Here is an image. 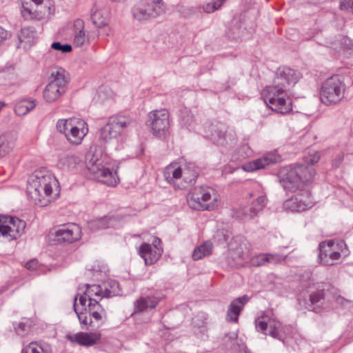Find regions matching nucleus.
Instances as JSON below:
<instances>
[{
  "mask_svg": "<svg viewBox=\"0 0 353 353\" xmlns=\"http://www.w3.org/2000/svg\"><path fill=\"white\" fill-rule=\"evenodd\" d=\"M301 77L297 70L282 66L277 68L272 83L262 92L265 103L278 113L285 114L292 110V100L287 97V92L295 85Z\"/></svg>",
  "mask_w": 353,
  "mask_h": 353,
  "instance_id": "nucleus-1",
  "label": "nucleus"
},
{
  "mask_svg": "<svg viewBox=\"0 0 353 353\" xmlns=\"http://www.w3.org/2000/svg\"><path fill=\"white\" fill-rule=\"evenodd\" d=\"M314 175L313 167L295 164L281 168L277 178L285 192H295L303 190L304 186L313 181Z\"/></svg>",
  "mask_w": 353,
  "mask_h": 353,
  "instance_id": "nucleus-2",
  "label": "nucleus"
},
{
  "mask_svg": "<svg viewBox=\"0 0 353 353\" xmlns=\"http://www.w3.org/2000/svg\"><path fill=\"white\" fill-rule=\"evenodd\" d=\"M57 180L52 173L42 168L34 171L29 176L26 192L29 197L36 203H41L43 195L50 196L53 187H57Z\"/></svg>",
  "mask_w": 353,
  "mask_h": 353,
  "instance_id": "nucleus-3",
  "label": "nucleus"
},
{
  "mask_svg": "<svg viewBox=\"0 0 353 353\" xmlns=\"http://www.w3.org/2000/svg\"><path fill=\"white\" fill-rule=\"evenodd\" d=\"M166 5L163 0H139L131 10L134 19L142 21L155 19L163 14Z\"/></svg>",
  "mask_w": 353,
  "mask_h": 353,
  "instance_id": "nucleus-4",
  "label": "nucleus"
},
{
  "mask_svg": "<svg viewBox=\"0 0 353 353\" xmlns=\"http://www.w3.org/2000/svg\"><path fill=\"white\" fill-rule=\"evenodd\" d=\"M345 84L339 76L334 75L326 79L322 84L320 98L324 104H336L343 97Z\"/></svg>",
  "mask_w": 353,
  "mask_h": 353,
  "instance_id": "nucleus-5",
  "label": "nucleus"
},
{
  "mask_svg": "<svg viewBox=\"0 0 353 353\" xmlns=\"http://www.w3.org/2000/svg\"><path fill=\"white\" fill-rule=\"evenodd\" d=\"M65 70L62 68L52 71L50 82L46 86L43 97L48 103L58 99L61 94L65 92L68 81L65 77Z\"/></svg>",
  "mask_w": 353,
  "mask_h": 353,
  "instance_id": "nucleus-6",
  "label": "nucleus"
},
{
  "mask_svg": "<svg viewBox=\"0 0 353 353\" xmlns=\"http://www.w3.org/2000/svg\"><path fill=\"white\" fill-rule=\"evenodd\" d=\"M212 189L203 187H196L192 190L188 199L190 208L198 210H212L214 208L216 201L214 197L212 199Z\"/></svg>",
  "mask_w": 353,
  "mask_h": 353,
  "instance_id": "nucleus-7",
  "label": "nucleus"
},
{
  "mask_svg": "<svg viewBox=\"0 0 353 353\" xmlns=\"http://www.w3.org/2000/svg\"><path fill=\"white\" fill-rule=\"evenodd\" d=\"M346 247L344 241H338L336 243L333 240L323 241L319 245L318 262L323 265H333L335 261L341 256L339 248Z\"/></svg>",
  "mask_w": 353,
  "mask_h": 353,
  "instance_id": "nucleus-8",
  "label": "nucleus"
},
{
  "mask_svg": "<svg viewBox=\"0 0 353 353\" xmlns=\"http://www.w3.org/2000/svg\"><path fill=\"white\" fill-rule=\"evenodd\" d=\"M252 201L249 206L238 208L234 213V216L238 219H251L258 215L267 205L268 199L263 192H253L249 194Z\"/></svg>",
  "mask_w": 353,
  "mask_h": 353,
  "instance_id": "nucleus-9",
  "label": "nucleus"
},
{
  "mask_svg": "<svg viewBox=\"0 0 353 353\" xmlns=\"http://www.w3.org/2000/svg\"><path fill=\"white\" fill-rule=\"evenodd\" d=\"M132 123V120L127 116L119 115L110 118L107 123L100 130L99 139L105 142L115 139L122 130Z\"/></svg>",
  "mask_w": 353,
  "mask_h": 353,
  "instance_id": "nucleus-10",
  "label": "nucleus"
},
{
  "mask_svg": "<svg viewBox=\"0 0 353 353\" xmlns=\"http://www.w3.org/2000/svg\"><path fill=\"white\" fill-rule=\"evenodd\" d=\"M87 166L94 179L109 186H115L118 183L119 178L116 172L113 173L109 168L103 165L102 161L97 158V155H93Z\"/></svg>",
  "mask_w": 353,
  "mask_h": 353,
  "instance_id": "nucleus-11",
  "label": "nucleus"
},
{
  "mask_svg": "<svg viewBox=\"0 0 353 353\" xmlns=\"http://www.w3.org/2000/svg\"><path fill=\"white\" fill-rule=\"evenodd\" d=\"M26 223L17 217L0 214V236L17 239L24 232Z\"/></svg>",
  "mask_w": 353,
  "mask_h": 353,
  "instance_id": "nucleus-12",
  "label": "nucleus"
},
{
  "mask_svg": "<svg viewBox=\"0 0 353 353\" xmlns=\"http://www.w3.org/2000/svg\"><path fill=\"white\" fill-rule=\"evenodd\" d=\"M150 125L153 134L157 137L165 136L169 129V112L166 110H156L149 114Z\"/></svg>",
  "mask_w": 353,
  "mask_h": 353,
  "instance_id": "nucleus-13",
  "label": "nucleus"
},
{
  "mask_svg": "<svg viewBox=\"0 0 353 353\" xmlns=\"http://www.w3.org/2000/svg\"><path fill=\"white\" fill-rule=\"evenodd\" d=\"M37 8L32 11L31 8L23 4L21 14L25 20L41 19L46 16L54 14V7L50 2H45V0H31Z\"/></svg>",
  "mask_w": 353,
  "mask_h": 353,
  "instance_id": "nucleus-14",
  "label": "nucleus"
},
{
  "mask_svg": "<svg viewBox=\"0 0 353 353\" xmlns=\"http://www.w3.org/2000/svg\"><path fill=\"white\" fill-rule=\"evenodd\" d=\"M81 229L74 223L63 225L54 232V241L57 243H71L81 238Z\"/></svg>",
  "mask_w": 353,
  "mask_h": 353,
  "instance_id": "nucleus-15",
  "label": "nucleus"
},
{
  "mask_svg": "<svg viewBox=\"0 0 353 353\" xmlns=\"http://www.w3.org/2000/svg\"><path fill=\"white\" fill-rule=\"evenodd\" d=\"M312 206L309 193L305 190L301 191L300 194H295L283 203V208L292 212L303 211Z\"/></svg>",
  "mask_w": 353,
  "mask_h": 353,
  "instance_id": "nucleus-16",
  "label": "nucleus"
},
{
  "mask_svg": "<svg viewBox=\"0 0 353 353\" xmlns=\"http://www.w3.org/2000/svg\"><path fill=\"white\" fill-rule=\"evenodd\" d=\"M227 131L228 127L225 124L221 122L212 123L207 127L205 137L217 145H223L227 143Z\"/></svg>",
  "mask_w": 353,
  "mask_h": 353,
  "instance_id": "nucleus-17",
  "label": "nucleus"
},
{
  "mask_svg": "<svg viewBox=\"0 0 353 353\" xmlns=\"http://www.w3.org/2000/svg\"><path fill=\"white\" fill-rule=\"evenodd\" d=\"M88 132L87 123L82 119L76 118L74 125L70 127L66 133L67 140L73 145H79Z\"/></svg>",
  "mask_w": 353,
  "mask_h": 353,
  "instance_id": "nucleus-18",
  "label": "nucleus"
},
{
  "mask_svg": "<svg viewBox=\"0 0 353 353\" xmlns=\"http://www.w3.org/2000/svg\"><path fill=\"white\" fill-rule=\"evenodd\" d=\"M281 157L276 154L275 152H273L267 154L261 159L245 164L243 168L247 172H253L256 170L265 168L270 164L276 163L281 161Z\"/></svg>",
  "mask_w": 353,
  "mask_h": 353,
  "instance_id": "nucleus-19",
  "label": "nucleus"
},
{
  "mask_svg": "<svg viewBox=\"0 0 353 353\" xmlns=\"http://www.w3.org/2000/svg\"><path fill=\"white\" fill-rule=\"evenodd\" d=\"M163 249L161 248H153L149 243H143L139 249V254L144 260L146 265H150L156 263L161 256Z\"/></svg>",
  "mask_w": 353,
  "mask_h": 353,
  "instance_id": "nucleus-20",
  "label": "nucleus"
},
{
  "mask_svg": "<svg viewBox=\"0 0 353 353\" xmlns=\"http://www.w3.org/2000/svg\"><path fill=\"white\" fill-rule=\"evenodd\" d=\"M67 339L72 343L89 347L93 345L99 340L100 335L92 332H78L68 335Z\"/></svg>",
  "mask_w": 353,
  "mask_h": 353,
  "instance_id": "nucleus-21",
  "label": "nucleus"
},
{
  "mask_svg": "<svg viewBox=\"0 0 353 353\" xmlns=\"http://www.w3.org/2000/svg\"><path fill=\"white\" fill-rule=\"evenodd\" d=\"M248 296L243 295L241 297H239L233 300L228 309L226 319L229 321L236 323L239 319V316L243 310L245 304L248 301Z\"/></svg>",
  "mask_w": 353,
  "mask_h": 353,
  "instance_id": "nucleus-22",
  "label": "nucleus"
},
{
  "mask_svg": "<svg viewBox=\"0 0 353 353\" xmlns=\"http://www.w3.org/2000/svg\"><path fill=\"white\" fill-rule=\"evenodd\" d=\"M116 220L112 216H104L88 222L87 227L92 232H97L103 229L114 227Z\"/></svg>",
  "mask_w": 353,
  "mask_h": 353,
  "instance_id": "nucleus-23",
  "label": "nucleus"
},
{
  "mask_svg": "<svg viewBox=\"0 0 353 353\" xmlns=\"http://www.w3.org/2000/svg\"><path fill=\"white\" fill-rule=\"evenodd\" d=\"M159 302V299L154 296L140 297L134 303V313H141L148 308H154Z\"/></svg>",
  "mask_w": 353,
  "mask_h": 353,
  "instance_id": "nucleus-24",
  "label": "nucleus"
},
{
  "mask_svg": "<svg viewBox=\"0 0 353 353\" xmlns=\"http://www.w3.org/2000/svg\"><path fill=\"white\" fill-rule=\"evenodd\" d=\"M92 23L98 28L105 27L109 21V11L107 9L92 8L91 14Z\"/></svg>",
  "mask_w": 353,
  "mask_h": 353,
  "instance_id": "nucleus-25",
  "label": "nucleus"
},
{
  "mask_svg": "<svg viewBox=\"0 0 353 353\" xmlns=\"http://www.w3.org/2000/svg\"><path fill=\"white\" fill-rule=\"evenodd\" d=\"M37 33L33 27L22 28L17 37L19 43H25L28 46H32L37 39Z\"/></svg>",
  "mask_w": 353,
  "mask_h": 353,
  "instance_id": "nucleus-26",
  "label": "nucleus"
},
{
  "mask_svg": "<svg viewBox=\"0 0 353 353\" xmlns=\"http://www.w3.org/2000/svg\"><path fill=\"white\" fill-rule=\"evenodd\" d=\"M74 44L77 47H81L86 41L85 33L83 30V21L81 19L76 20L74 21Z\"/></svg>",
  "mask_w": 353,
  "mask_h": 353,
  "instance_id": "nucleus-27",
  "label": "nucleus"
},
{
  "mask_svg": "<svg viewBox=\"0 0 353 353\" xmlns=\"http://www.w3.org/2000/svg\"><path fill=\"white\" fill-rule=\"evenodd\" d=\"M14 145V139L10 133L2 134L0 137V158L9 153Z\"/></svg>",
  "mask_w": 353,
  "mask_h": 353,
  "instance_id": "nucleus-28",
  "label": "nucleus"
},
{
  "mask_svg": "<svg viewBox=\"0 0 353 353\" xmlns=\"http://www.w3.org/2000/svg\"><path fill=\"white\" fill-rule=\"evenodd\" d=\"M179 117L182 125L188 128L190 130H196L194 125L195 119L190 110L186 108L181 109Z\"/></svg>",
  "mask_w": 353,
  "mask_h": 353,
  "instance_id": "nucleus-29",
  "label": "nucleus"
},
{
  "mask_svg": "<svg viewBox=\"0 0 353 353\" xmlns=\"http://www.w3.org/2000/svg\"><path fill=\"white\" fill-rule=\"evenodd\" d=\"M164 176L168 183H172L174 180L183 178V168L170 165L165 170Z\"/></svg>",
  "mask_w": 353,
  "mask_h": 353,
  "instance_id": "nucleus-30",
  "label": "nucleus"
},
{
  "mask_svg": "<svg viewBox=\"0 0 353 353\" xmlns=\"http://www.w3.org/2000/svg\"><path fill=\"white\" fill-rule=\"evenodd\" d=\"M212 244L210 241H205L201 245L196 247L192 252V259L194 261L200 260L203 257L211 253Z\"/></svg>",
  "mask_w": 353,
  "mask_h": 353,
  "instance_id": "nucleus-31",
  "label": "nucleus"
},
{
  "mask_svg": "<svg viewBox=\"0 0 353 353\" xmlns=\"http://www.w3.org/2000/svg\"><path fill=\"white\" fill-rule=\"evenodd\" d=\"M269 335L274 339L283 341V332L281 323L274 319H270L268 322Z\"/></svg>",
  "mask_w": 353,
  "mask_h": 353,
  "instance_id": "nucleus-32",
  "label": "nucleus"
},
{
  "mask_svg": "<svg viewBox=\"0 0 353 353\" xmlns=\"http://www.w3.org/2000/svg\"><path fill=\"white\" fill-rule=\"evenodd\" d=\"M120 294L119 283L114 280H110L105 283V288L103 292V298H110L117 296Z\"/></svg>",
  "mask_w": 353,
  "mask_h": 353,
  "instance_id": "nucleus-33",
  "label": "nucleus"
},
{
  "mask_svg": "<svg viewBox=\"0 0 353 353\" xmlns=\"http://www.w3.org/2000/svg\"><path fill=\"white\" fill-rule=\"evenodd\" d=\"M197 178V171L194 163H189L183 168V179L187 183L194 182Z\"/></svg>",
  "mask_w": 353,
  "mask_h": 353,
  "instance_id": "nucleus-34",
  "label": "nucleus"
},
{
  "mask_svg": "<svg viewBox=\"0 0 353 353\" xmlns=\"http://www.w3.org/2000/svg\"><path fill=\"white\" fill-rule=\"evenodd\" d=\"M22 353H51V350L48 345L32 342L22 350Z\"/></svg>",
  "mask_w": 353,
  "mask_h": 353,
  "instance_id": "nucleus-35",
  "label": "nucleus"
},
{
  "mask_svg": "<svg viewBox=\"0 0 353 353\" xmlns=\"http://www.w3.org/2000/svg\"><path fill=\"white\" fill-rule=\"evenodd\" d=\"M79 158L73 154H68L59 159V165L63 169L71 170L76 167L79 163Z\"/></svg>",
  "mask_w": 353,
  "mask_h": 353,
  "instance_id": "nucleus-36",
  "label": "nucleus"
},
{
  "mask_svg": "<svg viewBox=\"0 0 353 353\" xmlns=\"http://www.w3.org/2000/svg\"><path fill=\"white\" fill-rule=\"evenodd\" d=\"M35 105L34 101L23 100L16 105L15 112L17 114H26L33 110Z\"/></svg>",
  "mask_w": 353,
  "mask_h": 353,
  "instance_id": "nucleus-37",
  "label": "nucleus"
},
{
  "mask_svg": "<svg viewBox=\"0 0 353 353\" xmlns=\"http://www.w3.org/2000/svg\"><path fill=\"white\" fill-rule=\"evenodd\" d=\"M228 0H211V1L203 5V12L211 14L219 10Z\"/></svg>",
  "mask_w": 353,
  "mask_h": 353,
  "instance_id": "nucleus-38",
  "label": "nucleus"
},
{
  "mask_svg": "<svg viewBox=\"0 0 353 353\" xmlns=\"http://www.w3.org/2000/svg\"><path fill=\"white\" fill-rule=\"evenodd\" d=\"M76 121V118H70L68 119H59L57 122L56 127L57 130L64 134L66 137V133L70 129V127L74 125V122Z\"/></svg>",
  "mask_w": 353,
  "mask_h": 353,
  "instance_id": "nucleus-39",
  "label": "nucleus"
},
{
  "mask_svg": "<svg viewBox=\"0 0 353 353\" xmlns=\"http://www.w3.org/2000/svg\"><path fill=\"white\" fill-rule=\"evenodd\" d=\"M203 12V6L198 7H185L181 6L179 9V12L182 17L190 18L197 12Z\"/></svg>",
  "mask_w": 353,
  "mask_h": 353,
  "instance_id": "nucleus-40",
  "label": "nucleus"
},
{
  "mask_svg": "<svg viewBox=\"0 0 353 353\" xmlns=\"http://www.w3.org/2000/svg\"><path fill=\"white\" fill-rule=\"evenodd\" d=\"M87 308H85V312L77 313V316L80 324L83 329H89V327L94 328L95 326L93 325V321L91 318L88 316Z\"/></svg>",
  "mask_w": 353,
  "mask_h": 353,
  "instance_id": "nucleus-41",
  "label": "nucleus"
},
{
  "mask_svg": "<svg viewBox=\"0 0 353 353\" xmlns=\"http://www.w3.org/2000/svg\"><path fill=\"white\" fill-rule=\"evenodd\" d=\"M86 290L84 292L88 298H92L93 296H101L103 297V292L101 286L99 285H88L86 284Z\"/></svg>",
  "mask_w": 353,
  "mask_h": 353,
  "instance_id": "nucleus-42",
  "label": "nucleus"
},
{
  "mask_svg": "<svg viewBox=\"0 0 353 353\" xmlns=\"http://www.w3.org/2000/svg\"><path fill=\"white\" fill-rule=\"evenodd\" d=\"M237 333L235 332H231L225 334L223 338V341L224 344L229 347L230 349L235 350L236 344L237 342Z\"/></svg>",
  "mask_w": 353,
  "mask_h": 353,
  "instance_id": "nucleus-43",
  "label": "nucleus"
},
{
  "mask_svg": "<svg viewBox=\"0 0 353 353\" xmlns=\"http://www.w3.org/2000/svg\"><path fill=\"white\" fill-rule=\"evenodd\" d=\"M324 298V290H318L316 292H311L310 295V304L309 306L312 307L313 305L319 303L321 300H323Z\"/></svg>",
  "mask_w": 353,
  "mask_h": 353,
  "instance_id": "nucleus-44",
  "label": "nucleus"
},
{
  "mask_svg": "<svg viewBox=\"0 0 353 353\" xmlns=\"http://www.w3.org/2000/svg\"><path fill=\"white\" fill-rule=\"evenodd\" d=\"M14 328L17 334L25 336L27 334L30 328V325L28 322H19L14 323Z\"/></svg>",
  "mask_w": 353,
  "mask_h": 353,
  "instance_id": "nucleus-45",
  "label": "nucleus"
},
{
  "mask_svg": "<svg viewBox=\"0 0 353 353\" xmlns=\"http://www.w3.org/2000/svg\"><path fill=\"white\" fill-rule=\"evenodd\" d=\"M267 263V259L265 254L256 255L250 259V264L254 267H259Z\"/></svg>",
  "mask_w": 353,
  "mask_h": 353,
  "instance_id": "nucleus-46",
  "label": "nucleus"
},
{
  "mask_svg": "<svg viewBox=\"0 0 353 353\" xmlns=\"http://www.w3.org/2000/svg\"><path fill=\"white\" fill-rule=\"evenodd\" d=\"M51 48L55 50L61 51L63 53H68L72 51V48L70 44H62L59 41L53 42Z\"/></svg>",
  "mask_w": 353,
  "mask_h": 353,
  "instance_id": "nucleus-47",
  "label": "nucleus"
},
{
  "mask_svg": "<svg viewBox=\"0 0 353 353\" xmlns=\"http://www.w3.org/2000/svg\"><path fill=\"white\" fill-rule=\"evenodd\" d=\"M267 259V263H278L283 261L285 257L278 254H265Z\"/></svg>",
  "mask_w": 353,
  "mask_h": 353,
  "instance_id": "nucleus-48",
  "label": "nucleus"
},
{
  "mask_svg": "<svg viewBox=\"0 0 353 353\" xmlns=\"http://www.w3.org/2000/svg\"><path fill=\"white\" fill-rule=\"evenodd\" d=\"M263 318H257L255 320V327L257 331H260L263 333H265V332L267 330V328L268 327V322L263 321L262 319Z\"/></svg>",
  "mask_w": 353,
  "mask_h": 353,
  "instance_id": "nucleus-49",
  "label": "nucleus"
},
{
  "mask_svg": "<svg viewBox=\"0 0 353 353\" xmlns=\"http://www.w3.org/2000/svg\"><path fill=\"white\" fill-rule=\"evenodd\" d=\"M214 238L219 241V243H223L224 242H227L229 236L228 234L227 231L225 230H218L214 236Z\"/></svg>",
  "mask_w": 353,
  "mask_h": 353,
  "instance_id": "nucleus-50",
  "label": "nucleus"
},
{
  "mask_svg": "<svg viewBox=\"0 0 353 353\" xmlns=\"http://www.w3.org/2000/svg\"><path fill=\"white\" fill-rule=\"evenodd\" d=\"M340 9L343 10H351L353 11V0H343L340 3Z\"/></svg>",
  "mask_w": 353,
  "mask_h": 353,
  "instance_id": "nucleus-51",
  "label": "nucleus"
},
{
  "mask_svg": "<svg viewBox=\"0 0 353 353\" xmlns=\"http://www.w3.org/2000/svg\"><path fill=\"white\" fill-rule=\"evenodd\" d=\"M88 305L87 310H94V307L97 306V309L102 310L101 305L99 303V301L93 298H88Z\"/></svg>",
  "mask_w": 353,
  "mask_h": 353,
  "instance_id": "nucleus-52",
  "label": "nucleus"
},
{
  "mask_svg": "<svg viewBox=\"0 0 353 353\" xmlns=\"http://www.w3.org/2000/svg\"><path fill=\"white\" fill-rule=\"evenodd\" d=\"M342 43L345 48L350 50V55L353 56V40L346 37L343 39Z\"/></svg>",
  "mask_w": 353,
  "mask_h": 353,
  "instance_id": "nucleus-53",
  "label": "nucleus"
},
{
  "mask_svg": "<svg viewBox=\"0 0 353 353\" xmlns=\"http://www.w3.org/2000/svg\"><path fill=\"white\" fill-rule=\"evenodd\" d=\"M89 312V316L90 317H93L96 321H99L100 320H101V312H104V310L103 308H102V310H99V309H97V310H89L88 311Z\"/></svg>",
  "mask_w": 353,
  "mask_h": 353,
  "instance_id": "nucleus-54",
  "label": "nucleus"
},
{
  "mask_svg": "<svg viewBox=\"0 0 353 353\" xmlns=\"http://www.w3.org/2000/svg\"><path fill=\"white\" fill-rule=\"evenodd\" d=\"M320 159V155L319 152H315L311 155L310 157H307L306 159V161L307 163H310V165H307V166L312 167V165L315 163H317Z\"/></svg>",
  "mask_w": 353,
  "mask_h": 353,
  "instance_id": "nucleus-55",
  "label": "nucleus"
},
{
  "mask_svg": "<svg viewBox=\"0 0 353 353\" xmlns=\"http://www.w3.org/2000/svg\"><path fill=\"white\" fill-rule=\"evenodd\" d=\"M343 154L339 152L336 154V157L332 160V166L334 168H339L342 161H343Z\"/></svg>",
  "mask_w": 353,
  "mask_h": 353,
  "instance_id": "nucleus-56",
  "label": "nucleus"
},
{
  "mask_svg": "<svg viewBox=\"0 0 353 353\" xmlns=\"http://www.w3.org/2000/svg\"><path fill=\"white\" fill-rule=\"evenodd\" d=\"M38 264V261L36 259L29 261L26 264V268L28 270H35Z\"/></svg>",
  "mask_w": 353,
  "mask_h": 353,
  "instance_id": "nucleus-57",
  "label": "nucleus"
},
{
  "mask_svg": "<svg viewBox=\"0 0 353 353\" xmlns=\"http://www.w3.org/2000/svg\"><path fill=\"white\" fill-rule=\"evenodd\" d=\"M88 300V296L85 294V293L80 296L79 297V303L81 305H85L86 301Z\"/></svg>",
  "mask_w": 353,
  "mask_h": 353,
  "instance_id": "nucleus-58",
  "label": "nucleus"
},
{
  "mask_svg": "<svg viewBox=\"0 0 353 353\" xmlns=\"http://www.w3.org/2000/svg\"><path fill=\"white\" fill-rule=\"evenodd\" d=\"M161 242V239H159V238H157V237H156V238L154 239V241H153V242H152V247H153V248H161V247L160 246Z\"/></svg>",
  "mask_w": 353,
  "mask_h": 353,
  "instance_id": "nucleus-59",
  "label": "nucleus"
},
{
  "mask_svg": "<svg viewBox=\"0 0 353 353\" xmlns=\"http://www.w3.org/2000/svg\"><path fill=\"white\" fill-rule=\"evenodd\" d=\"M112 33V30L110 28H105L101 32V34L105 36H110Z\"/></svg>",
  "mask_w": 353,
  "mask_h": 353,
  "instance_id": "nucleus-60",
  "label": "nucleus"
},
{
  "mask_svg": "<svg viewBox=\"0 0 353 353\" xmlns=\"http://www.w3.org/2000/svg\"><path fill=\"white\" fill-rule=\"evenodd\" d=\"M79 294L76 295L74 298V303H73V310L74 311V312L77 314V313H79L77 312V307H76V302L77 301V296H78Z\"/></svg>",
  "mask_w": 353,
  "mask_h": 353,
  "instance_id": "nucleus-61",
  "label": "nucleus"
},
{
  "mask_svg": "<svg viewBox=\"0 0 353 353\" xmlns=\"http://www.w3.org/2000/svg\"><path fill=\"white\" fill-rule=\"evenodd\" d=\"M105 88H100L98 91V95L99 97H101V94L104 92Z\"/></svg>",
  "mask_w": 353,
  "mask_h": 353,
  "instance_id": "nucleus-62",
  "label": "nucleus"
},
{
  "mask_svg": "<svg viewBox=\"0 0 353 353\" xmlns=\"http://www.w3.org/2000/svg\"><path fill=\"white\" fill-rule=\"evenodd\" d=\"M308 310H312V311H314V312H317V311H316V308H315V307H313L312 309H310V308L308 307Z\"/></svg>",
  "mask_w": 353,
  "mask_h": 353,
  "instance_id": "nucleus-63",
  "label": "nucleus"
},
{
  "mask_svg": "<svg viewBox=\"0 0 353 353\" xmlns=\"http://www.w3.org/2000/svg\"><path fill=\"white\" fill-rule=\"evenodd\" d=\"M229 246H230V249H232V244H230Z\"/></svg>",
  "mask_w": 353,
  "mask_h": 353,
  "instance_id": "nucleus-64",
  "label": "nucleus"
}]
</instances>
